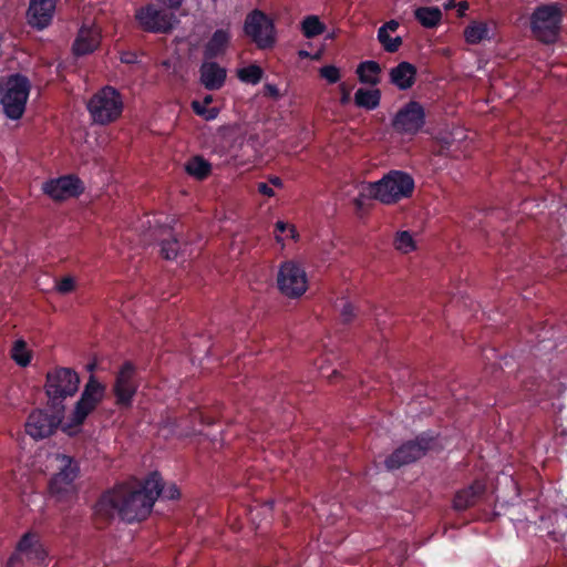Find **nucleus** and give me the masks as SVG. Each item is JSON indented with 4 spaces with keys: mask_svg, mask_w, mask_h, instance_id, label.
Returning <instances> with one entry per match:
<instances>
[{
    "mask_svg": "<svg viewBox=\"0 0 567 567\" xmlns=\"http://www.w3.org/2000/svg\"><path fill=\"white\" fill-rule=\"evenodd\" d=\"M380 66L374 61H365L358 68V74L362 82L374 84L378 81Z\"/></svg>",
    "mask_w": 567,
    "mask_h": 567,
    "instance_id": "cd10ccee",
    "label": "nucleus"
},
{
    "mask_svg": "<svg viewBox=\"0 0 567 567\" xmlns=\"http://www.w3.org/2000/svg\"><path fill=\"white\" fill-rule=\"evenodd\" d=\"M288 227H289V224L282 221V220H279L276 223V231L277 233H280V234L286 233Z\"/></svg>",
    "mask_w": 567,
    "mask_h": 567,
    "instance_id": "de8ad7c7",
    "label": "nucleus"
},
{
    "mask_svg": "<svg viewBox=\"0 0 567 567\" xmlns=\"http://www.w3.org/2000/svg\"><path fill=\"white\" fill-rule=\"evenodd\" d=\"M226 79V71L215 62H204L200 68V81L208 90H218Z\"/></svg>",
    "mask_w": 567,
    "mask_h": 567,
    "instance_id": "6ab92c4d",
    "label": "nucleus"
},
{
    "mask_svg": "<svg viewBox=\"0 0 567 567\" xmlns=\"http://www.w3.org/2000/svg\"><path fill=\"white\" fill-rule=\"evenodd\" d=\"M563 20L561 9L557 4L537 7L530 16L533 34L545 43L556 41Z\"/></svg>",
    "mask_w": 567,
    "mask_h": 567,
    "instance_id": "6e6552de",
    "label": "nucleus"
},
{
    "mask_svg": "<svg viewBox=\"0 0 567 567\" xmlns=\"http://www.w3.org/2000/svg\"><path fill=\"white\" fill-rule=\"evenodd\" d=\"M276 240H277L278 243H280V241H282V238H281L279 235H276Z\"/></svg>",
    "mask_w": 567,
    "mask_h": 567,
    "instance_id": "13d9d810",
    "label": "nucleus"
},
{
    "mask_svg": "<svg viewBox=\"0 0 567 567\" xmlns=\"http://www.w3.org/2000/svg\"><path fill=\"white\" fill-rule=\"evenodd\" d=\"M54 9V0H31L28 10L29 23L39 30L47 28L52 21Z\"/></svg>",
    "mask_w": 567,
    "mask_h": 567,
    "instance_id": "f3484780",
    "label": "nucleus"
},
{
    "mask_svg": "<svg viewBox=\"0 0 567 567\" xmlns=\"http://www.w3.org/2000/svg\"><path fill=\"white\" fill-rule=\"evenodd\" d=\"M320 58H321V52H317L315 54H311V59L312 60H320Z\"/></svg>",
    "mask_w": 567,
    "mask_h": 567,
    "instance_id": "6e6d98bb",
    "label": "nucleus"
},
{
    "mask_svg": "<svg viewBox=\"0 0 567 567\" xmlns=\"http://www.w3.org/2000/svg\"><path fill=\"white\" fill-rule=\"evenodd\" d=\"M237 75L245 83L257 84L261 80L264 71L260 66L251 64L239 69Z\"/></svg>",
    "mask_w": 567,
    "mask_h": 567,
    "instance_id": "c756f323",
    "label": "nucleus"
},
{
    "mask_svg": "<svg viewBox=\"0 0 567 567\" xmlns=\"http://www.w3.org/2000/svg\"><path fill=\"white\" fill-rule=\"evenodd\" d=\"M269 182L274 185V186H277V187H281L282 186V182L279 177H271L269 179Z\"/></svg>",
    "mask_w": 567,
    "mask_h": 567,
    "instance_id": "3c124183",
    "label": "nucleus"
},
{
    "mask_svg": "<svg viewBox=\"0 0 567 567\" xmlns=\"http://www.w3.org/2000/svg\"><path fill=\"white\" fill-rule=\"evenodd\" d=\"M134 368L130 362L122 365L116 374L113 392L116 396V403L122 406H130L132 399L137 390L134 381Z\"/></svg>",
    "mask_w": 567,
    "mask_h": 567,
    "instance_id": "dca6fc26",
    "label": "nucleus"
},
{
    "mask_svg": "<svg viewBox=\"0 0 567 567\" xmlns=\"http://www.w3.org/2000/svg\"><path fill=\"white\" fill-rule=\"evenodd\" d=\"M87 110L94 123L104 125L118 118L123 101L115 89L105 86L89 100Z\"/></svg>",
    "mask_w": 567,
    "mask_h": 567,
    "instance_id": "0eeeda50",
    "label": "nucleus"
},
{
    "mask_svg": "<svg viewBox=\"0 0 567 567\" xmlns=\"http://www.w3.org/2000/svg\"><path fill=\"white\" fill-rule=\"evenodd\" d=\"M277 285L285 296L290 298L300 297L308 287L307 274L300 264L295 260H287L279 267Z\"/></svg>",
    "mask_w": 567,
    "mask_h": 567,
    "instance_id": "1a4fd4ad",
    "label": "nucleus"
},
{
    "mask_svg": "<svg viewBox=\"0 0 567 567\" xmlns=\"http://www.w3.org/2000/svg\"><path fill=\"white\" fill-rule=\"evenodd\" d=\"M186 171L196 178H204L210 172V164L202 157H194L186 164Z\"/></svg>",
    "mask_w": 567,
    "mask_h": 567,
    "instance_id": "c85d7f7f",
    "label": "nucleus"
},
{
    "mask_svg": "<svg viewBox=\"0 0 567 567\" xmlns=\"http://www.w3.org/2000/svg\"><path fill=\"white\" fill-rule=\"evenodd\" d=\"M468 9V3L463 1L457 4V11L460 16H463L465 11Z\"/></svg>",
    "mask_w": 567,
    "mask_h": 567,
    "instance_id": "09e8293b",
    "label": "nucleus"
},
{
    "mask_svg": "<svg viewBox=\"0 0 567 567\" xmlns=\"http://www.w3.org/2000/svg\"><path fill=\"white\" fill-rule=\"evenodd\" d=\"M414 187V179L410 174L402 171H391L378 182L367 183L363 195L375 197V200L382 204L392 205L410 198Z\"/></svg>",
    "mask_w": 567,
    "mask_h": 567,
    "instance_id": "20e7f679",
    "label": "nucleus"
},
{
    "mask_svg": "<svg viewBox=\"0 0 567 567\" xmlns=\"http://www.w3.org/2000/svg\"><path fill=\"white\" fill-rule=\"evenodd\" d=\"M433 445L432 439L420 437L417 441L409 442L398 449L386 461L385 465L390 470L399 468L422 457Z\"/></svg>",
    "mask_w": 567,
    "mask_h": 567,
    "instance_id": "4468645a",
    "label": "nucleus"
},
{
    "mask_svg": "<svg viewBox=\"0 0 567 567\" xmlns=\"http://www.w3.org/2000/svg\"><path fill=\"white\" fill-rule=\"evenodd\" d=\"M415 18L425 28L435 27L442 19V12L436 7H422L415 10Z\"/></svg>",
    "mask_w": 567,
    "mask_h": 567,
    "instance_id": "b1692460",
    "label": "nucleus"
},
{
    "mask_svg": "<svg viewBox=\"0 0 567 567\" xmlns=\"http://www.w3.org/2000/svg\"><path fill=\"white\" fill-rule=\"evenodd\" d=\"M415 73L416 70L411 63L401 62L391 70L390 78L399 89L405 90L414 83Z\"/></svg>",
    "mask_w": 567,
    "mask_h": 567,
    "instance_id": "412c9836",
    "label": "nucleus"
},
{
    "mask_svg": "<svg viewBox=\"0 0 567 567\" xmlns=\"http://www.w3.org/2000/svg\"><path fill=\"white\" fill-rule=\"evenodd\" d=\"M95 368H96V362H92V363H90V364L87 365V370H89L90 372L94 371V370H95Z\"/></svg>",
    "mask_w": 567,
    "mask_h": 567,
    "instance_id": "5fc2aeb1",
    "label": "nucleus"
},
{
    "mask_svg": "<svg viewBox=\"0 0 567 567\" xmlns=\"http://www.w3.org/2000/svg\"><path fill=\"white\" fill-rule=\"evenodd\" d=\"M493 28L485 21H472L464 30L465 41L477 44L492 38Z\"/></svg>",
    "mask_w": 567,
    "mask_h": 567,
    "instance_id": "4be33fe9",
    "label": "nucleus"
},
{
    "mask_svg": "<svg viewBox=\"0 0 567 567\" xmlns=\"http://www.w3.org/2000/svg\"><path fill=\"white\" fill-rule=\"evenodd\" d=\"M30 93V83L27 78L14 74L0 84V103L4 114L11 120L22 116Z\"/></svg>",
    "mask_w": 567,
    "mask_h": 567,
    "instance_id": "39448f33",
    "label": "nucleus"
},
{
    "mask_svg": "<svg viewBox=\"0 0 567 567\" xmlns=\"http://www.w3.org/2000/svg\"><path fill=\"white\" fill-rule=\"evenodd\" d=\"M47 551L40 543L39 536L32 532L25 533L17 544L14 553L7 563V567H13L17 563L27 560L34 565H43Z\"/></svg>",
    "mask_w": 567,
    "mask_h": 567,
    "instance_id": "9b49d317",
    "label": "nucleus"
},
{
    "mask_svg": "<svg viewBox=\"0 0 567 567\" xmlns=\"http://www.w3.org/2000/svg\"><path fill=\"white\" fill-rule=\"evenodd\" d=\"M165 10L172 11L181 7L183 0H157Z\"/></svg>",
    "mask_w": 567,
    "mask_h": 567,
    "instance_id": "79ce46f5",
    "label": "nucleus"
},
{
    "mask_svg": "<svg viewBox=\"0 0 567 567\" xmlns=\"http://www.w3.org/2000/svg\"><path fill=\"white\" fill-rule=\"evenodd\" d=\"M100 30L95 25H83L73 44L75 55H84L93 52L100 43Z\"/></svg>",
    "mask_w": 567,
    "mask_h": 567,
    "instance_id": "a211bd4d",
    "label": "nucleus"
},
{
    "mask_svg": "<svg viewBox=\"0 0 567 567\" xmlns=\"http://www.w3.org/2000/svg\"><path fill=\"white\" fill-rule=\"evenodd\" d=\"M193 109L196 114L204 116L206 120H213L216 117V110L215 109H206L205 104H202L198 101L193 102Z\"/></svg>",
    "mask_w": 567,
    "mask_h": 567,
    "instance_id": "58836bf2",
    "label": "nucleus"
},
{
    "mask_svg": "<svg viewBox=\"0 0 567 567\" xmlns=\"http://www.w3.org/2000/svg\"><path fill=\"white\" fill-rule=\"evenodd\" d=\"M286 233H287V236L290 238H296V236H297L296 228L292 225H289Z\"/></svg>",
    "mask_w": 567,
    "mask_h": 567,
    "instance_id": "8fccbe9b",
    "label": "nucleus"
},
{
    "mask_svg": "<svg viewBox=\"0 0 567 567\" xmlns=\"http://www.w3.org/2000/svg\"><path fill=\"white\" fill-rule=\"evenodd\" d=\"M104 390L105 388L95 379V377L91 375L72 414L64 423H62L63 408H54V411L51 413L38 410L32 412L27 420V434L34 440L45 439L53 434L60 424L62 425L63 432L66 434H76L80 425L103 398Z\"/></svg>",
    "mask_w": 567,
    "mask_h": 567,
    "instance_id": "f03ea898",
    "label": "nucleus"
},
{
    "mask_svg": "<svg viewBox=\"0 0 567 567\" xmlns=\"http://www.w3.org/2000/svg\"><path fill=\"white\" fill-rule=\"evenodd\" d=\"M340 90L342 92L341 103L342 104H348L349 101H350V93H349L348 89L346 87L344 84H341L340 85Z\"/></svg>",
    "mask_w": 567,
    "mask_h": 567,
    "instance_id": "49530a36",
    "label": "nucleus"
},
{
    "mask_svg": "<svg viewBox=\"0 0 567 567\" xmlns=\"http://www.w3.org/2000/svg\"><path fill=\"white\" fill-rule=\"evenodd\" d=\"M231 39L229 28H221L216 30L205 45V55L207 58H215L223 54Z\"/></svg>",
    "mask_w": 567,
    "mask_h": 567,
    "instance_id": "aec40b11",
    "label": "nucleus"
},
{
    "mask_svg": "<svg viewBox=\"0 0 567 567\" xmlns=\"http://www.w3.org/2000/svg\"><path fill=\"white\" fill-rule=\"evenodd\" d=\"M35 463L39 464V471L54 472L49 492L56 502H68L76 494L79 467L72 457L59 451H40L35 456Z\"/></svg>",
    "mask_w": 567,
    "mask_h": 567,
    "instance_id": "7ed1b4c3",
    "label": "nucleus"
},
{
    "mask_svg": "<svg viewBox=\"0 0 567 567\" xmlns=\"http://www.w3.org/2000/svg\"><path fill=\"white\" fill-rule=\"evenodd\" d=\"M121 61L123 63H136L137 62V53L136 52H123L121 54Z\"/></svg>",
    "mask_w": 567,
    "mask_h": 567,
    "instance_id": "37998d69",
    "label": "nucleus"
},
{
    "mask_svg": "<svg viewBox=\"0 0 567 567\" xmlns=\"http://www.w3.org/2000/svg\"><path fill=\"white\" fill-rule=\"evenodd\" d=\"M159 497V475L152 473L141 485H118L104 493L94 507L102 519L115 516L126 522L145 518Z\"/></svg>",
    "mask_w": 567,
    "mask_h": 567,
    "instance_id": "f257e3e1",
    "label": "nucleus"
},
{
    "mask_svg": "<svg viewBox=\"0 0 567 567\" xmlns=\"http://www.w3.org/2000/svg\"><path fill=\"white\" fill-rule=\"evenodd\" d=\"M159 433L163 437L168 439L169 436L178 435V436H187L189 432L182 429L181 424H177L175 420L167 419L164 421L163 425L159 429Z\"/></svg>",
    "mask_w": 567,
    "mask_h": 567,
    "instance_id": "473e14b6",
    "label": "nucleus"
},
{
    "mask_svg": "<svg viewBox=\"0 0 567 567\" xmlns=\"http://www.w3.org/2000/svg\"><path fill=\"white\" fill-rule=\"evenodd\" d=\"M319 73L320 76L330 84L337 83L341 78L339 68L332 64L322 66Z\"/></svg>",
    "mask_w": 567,
    "mask_h": 567,
    "instance_id": "f704fd0d",
    "label": "nucleus"
},
{
    "mask_svg": "<svg viewBox=\"0 0 567 567\" xmlns=\"http://www.w3.org/2000/svg\"><path fill=\"white\" fill-rule=\"evenodd\" d=\"M257 188L258 192L265 196L272 197L275 195L274 189L266 183H259Z\"/></svg>",
    "mask_w": 567,
    "mask_h": 567,
    "instance_id": "c03bdc74",
    "label": "nucleus"
},
{
    "mask_svg": "<svg viewBox=\"0 0 567 567\" xmlns=\"http://www.w3.org/2000/svg\"><path fill=\"white\" fill-rule=\"evenodd\" d=\"M212 101H213L212 95H207V96H205V99H204V104H205V105H208L209 103H212Z\"/></svg>",
    "mask_w": 567,
    "mask_h": 567,
    "instance_id": "864d4df0",
    "label": "nucleus"
},
{
    "mask_svg": "<svg viewBox=\"0 0 567 567\" xmlns=\"http://www.w3.org/2000/svg\"><path fill=\"white\" fill-rule=\"evenodd\" d=\"M75 288V279L71 276H66L56 282L55 289L58 292L65 295L73 291Z\"/></svg>",
    "mask_w": 567,
    "mask_h": 567,
    "instance_id": "e433bc0d",
    "label": "nucleus"
},
{
    "mask_svg": "<svg viewBox=\"0 0 567 567\" xmlns=\"http://www.w3.org/2000/svg\"><path fill=\"white\" fill-rule=\"evenodd\" d=\"M336 307H337V309H339L340 316H341V319L343 320V322H349L352 319V317L354 316L353 305L344 298L340 299L336 303Z\"/></svg>",
    "mask_w": 567,
    "mask_h": 567,
    "instance_id": "c9c22d12",
    "label": "nucleus"
},
{
    "mask_svg": "<svg viewBox=\"0 0 567 567\" xmlns=\"http://www.w3.org/2000/svg\"><path fill=\"white\" fill-rule=\"evenodd\" d=\"M326 27L317 16H308L301 22L302 34L310 39L324 32Z\"/></svg>",
    "mask_w": 567,
    "mask_h": 567,
    "instance_id": "a878e982",
    "label": "nucleus"
},
{
    "mask_svg": "<svg viewBox=\"0 0 567 567\" xmlns=\"http://www.w3.org/2000/svg\"><path fill=\"white\" fill-rule=\"evenodd\" d=\"M42 190L51 199L62 202L82 194L84 186L76 176L65 175L43 183Z\"/></svg>",
    "mask_w": 567,
    "mask_h": 567,
    "instance_id": "f8f14e48",
    "label": "nucleus"
},
{
    "mask_svg": "<svg viewBox=\"0 0 567 567\" xmlns=\"http://www.w3.org/2000/svg\"><path fill=\"white\" fill-rule=\"evenodd\" d=\"M481 483H475L471 487L458 492L454 498V507L457 511L465 509L474 504L476 497L483 492Z\"/></svg>",
    "mask_w": 567,
    "mask_h": 567,
    "instance_id": "5701e85b",
    "label": "nucleus"
},
{
    "mask_svg": "<svg viewBox=\"0 0 567 567\" xmlns=\"http://www.w3.org/2000/svg\"><path fill=\"white\" fill-rule=\"evenodd\" d=\"M264 94L276 100L281 96L279 89L275 84L270 83H266L264 85Z\"/></svg>",
    "mask_w": 567,
    "mask_h": 567,
    "instance_id": "a19ab883",
    "label": "nucleus"
},
{
    "mask_svg": "<svg viewBox=\"0 0 567 567\" xmlns=\"http://www.w3.org/2000/svg\"><path fill=\"white\" fill-rule=\"evenodd\" d=\"M445 7H446L447 9H450V8L454 7V2H453V0H449V2L446 3V6H445Z\"/></svg>",
    "mask_w": 567,
    "mask_h": 567,
    "instance_id": "4d7b16f0",
    "label": "nucleus"
},
{
    "mask_svg": "<svg viewBox=\"0 0 567 567\" xmlns=\"http://www.w3.org/2000/svg\"><path fill=\"white\" fill-rule=\"evenodd\" d=\"M378 40L388 52H395L402 43V39L400 37L391 38L388 31H384L381 37L380 29L378 31Z\"/></svg>",
    "mask_w": 567,
    "mask_h": 567,
    "instance_id": "72a5a7b5",
    "label": "nucleus"
},
{
    "mask_svg": "<svg viewBox=\"0 0 567 567\" xmlns=\"http://www.w3.org/2000/svg\"><path fill=\"white\" fill-rule=\"evenodd\" d=\"M424 116L423 107L411 101L399 110L392 125L400 133L414 134L423 126Z\"/></svg>",
    "mask_w": 567,
    "mask_h": 567,
    "instance_id": "2eb2a0df",
    "label": "nucleus"
},
{
    "mask_svg": "<svg viewBox=\"0 0 567 567\" xmlns=\"http://www.w3.org/2000/svg\"><path fill=\"white\" fill-rule=\"evenodd\" d=\"M298 55H299L301 59H307V58H310V59H311V54H310L308 51H306V50H300V51L298 52Z\"/></svg>",
    "mask_w": 567,
    "mask_h": 567,
    "instance_id": "603ef678",
    "label": "nucleus"
},
{
    "mask_svg": "<svg viewBox=\"0 0 567 567\" xmlns=\"http://www.w3.org/2000/svg\"><path fill=\"white\" fill-rule=\"evenodd\" d=\"M394 247L401 254H409L416 249V241L410 231L401 230L394 237Z\"/></svg>",
    "mask_w": 567,
    "mask_h": 567,
    "instance_id": "bb28decb",
    "label": "nucleus"
},
{
    "mask_svg": "<svg viewBox=\"0 0 567 567\" xmlns=\"http://www.w3.org/2000/svg\"><path fill=\"white\" fill-rule=\"evenodd\" d=\"M245 32L259 48H268L274 42V27L261 11L255 10L245 21Z\"/></svg>",
    "mask_w": 567,
    "mask_h": 567,
    "instance_id": "ddd939ff",
    "label": "nucleus"
},
{
    "mask_svg": "<svg viewBox=\"0 0 567 567\" xmlns=\"http://www.w3.org/2000/svg\"><path fill=\"white\" fill-rule=\"evenodd\" d=\"M185 254V248H182L177 238L171 240H163L162 255L166 259H176L178 255Z\"/></svg>",
    "mask_w": 567,
    "mask_h": 567,
    "instance_id": "2f4dec72",
    "label": "nucleus"
},
{
    "mask_svg": "<svg viewBox=\"0 0 567 567\" xmlns=\"http://www.w3.org/2000/svg\"><path fill=\"white\" fill-rule=\"evenodd\" d=\"M399 28V22L395 21V20H391L389 22H386L385 24H383L380 30H381V34L384 32V31H388V32H394L396 31V29Z\"/></svg>",
    "mask_w": 567,
    "mask_h": 567,
    "instance_id": "a18cd8bd",
    "label": "nucleus"
},
{
    "mask_svg": "<svg viewBox=\"0 0 567 567\" xmlns=\"http://www.w3.org/2000/svg\"><path fill=\"white\" fill-rule=\"evenodd\" d=\"M159 496L166 499H176L179 496V491L175 484L163 486L159 478Z\"/></svg>",
    "mask_w": 567,
    "mask_h": 567,
    "instance_id": "4c0bfd02",
    "label": "nucleus"
},
{
    "mask_svg": "<svg viewBox=\"0 0 567 567\" xmlns=\"http://www.w3.org/2000/svg\"><path fill=\"white\" fill-rule=\"evenodd\" d=\"M12 359L21 367H27L31 361V352L23 340H18L12 347Z\"/></svg>",
    "mask_w": 567,
    "mask_h": 567,
    "instance_id": "7c9ffc66",
    "label": "nucleus"
},
{
    "mask_svg": "<svg viewBox=\"0 0 567 567\" xmlns=\"http://www.w3.org/2000/svg\"><path fill=\"white\" fill-rule=\"evenodd\" d=\"M80 385L78 373L70 368H55L48 372L44 384L45 394L53 408H63L62 401L73 396Z\"/></svg>",
    "mask_w": 567,
    "mask_h": 567,
    "instance_id": "423d86ee",
    "label": "nucleus"
},
{
    "mask_svg": "<svg viewBox=\"0 0 567 567\" xmlns=\"http://www.w3.org/2000/svg\"><path fill=\"white\" fill-rule=\"evenodd\" d=\"M135 19L143 30L155 33L168 32L177 22L173 11L157 9L154 4L137 9Z\"/></svg>",
    "mask_w": 567,
    "mask_h": 567,
    "instance_id": "9d476101",
    "label": "nucleus"
},
{
    "mask_svg": "<svg viewBox=\"0 0 567 567\" xmlns=\"http://www.w3.org/2000/svg\"><path fill=\"white\" fill-rule=\"evenodd\" d=\"M367 183H363L359 186V194L354 198L353 203L358 209H362L365 205V200L368 199H375V197H368L363 195V188Z\"/></svg>",
    "mask_w": 567,
    "mask_h": 567,
    "instance_id": "ea45409f",
    "label": "nucleus"
},
{
    "mask_svg": "<svg viewBox=\"0 0 567 567\" xmlns=\"http://www.w3.org/2000/svg\"><path fill=\"white\" fill-rule=\"evenodd\" d=\"M354 101L360 107L373 110L379 105L380 93L375 89H359L354 94Z\"/></svg>",
    "mask_w": 567,
    "mask_h": 567,
    "instance_id": "393cba45",
    "label": "nucleus"
}]
</instances>
